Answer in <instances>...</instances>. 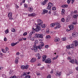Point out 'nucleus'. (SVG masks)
<instances>
[{"label":"nucleus","mask_w":78,"mask_h":78,"mask_svg":"<svg viewBox=\"0 0 78 78\" xmlns=\"http://www.w3.org/2000/svg\"><path fill=\"white\" fill-rule=\"evenodd\" d=\"M60 27H61V25L59 24L58 26L55 27L54 28V29L55 30H56V29H58V28H60Z\"/></svg>","instance_id":"obj_26"},{"label":"nucleus","mask_w":78,"mask_h":78,"mask_svg":"<svg viewBox=\"0 0 78 78\" xmlns=\"http://www.w3.org/2000/svg\"><path fill=\"white\" fill-rule=\"evenodd\" d=\"M48 48V45H46L45 46V48Z\"/></svg>","instance_id":"obj_63"},{"label":"nucleus","mask_w":78,"mask_h":78,"mask_svg":"<svg viewBox=\"0 0 78 78\" xmlns=\"http://www.w3.org/2000/svg\"><path fill=\"white\" fill-rule=\"evenodd\" d=\"M72 1V0H67V3L68 4H70V2Z\"/></svg>","instance_id":"obj_48"},{"label":"nucleus","mask_w":78,"mask_h":78,"mask_svg":"<svg viewBox=\"0 0 78 78\" xmlns=\"http://www.w3.org/2000/svg\"><path fill=\"white\" fill-rule=\"evenodd\" d=\"M8 17L10 20H13L14 18L12 17V13L11 12L9 13L8 15Z\"/></svg>","instance_id":"obj_6"},{"label":"nucleus","mask_w":78,"mask_h":78,"mask_svg":"<svg viewBox=\"0 0 78 78\" xmlns=\"http://www.w3.org/2000/svg\"><path fill=\"white\" fill-rule=\"evenodd\" d=\"M62 8H67V7H68V5H63L62 6Z\"/></svg>","instance_id":"obj_27"},{"label":"nucleus","mask_w":78,"mask_h":78,"mask_svg":"<svg viewBox=\"0 0 78 78\" xmlns=\"http://www.w3.org/2000/svg\"><path fill=\"white\" fill-rule=\"evenodd\" d=\"M28 37L29 39H30L31 41H34V37L31 36V35H30Z\"/></svg>","instance_id":"obj_15"},{"label":"nucleus","mask_w":78,"mask_h":78,"mask_svg":"<svg viewBox=\"0 0 78 78\" xmlns=\"http://www.w3.org/2000/svg\"><path fill=\"white\" fill-rule=\"evenodd\" d=\"M72 23L74 25H76V22H75V21H74L72 22Z\"/></svg>","instance_id":"obj_55"},{"label":"nucleus","mask_w":78,"mask_h":78,"mask_svg":"<svg viewBox=\"0 0 78 78\" xmlns=\"http://www.w3.org/2000/svg\"><path fill=\"white\" fill-rule=\"evenodd\" d=\"M36 37H37V38H39L40 37L39 34H36Z\"/></svg>","instance_id":"obj_44"},{"label":"nucleus","mask_w":78,"mask_h":78,"mask_svg":"<svg viewBox=\"0 0 78 78\" xmlns=\"http://www.w3.org/2000/svg\"><path fill=\"white\" fill-rule=\"evenodd\" d=\"M19 41H17L15 43H12L11 44V45L12 46V47H14V46H15L16 45H17V44H19Z\"/></svg>","instance_id":"obj_19"},{"label":"nucleus","mask_w":78,"mask_h":78,"mask_svg":"<svg viewBox=\"0 0 78 78\" xmlns=\"http://www.w3.org/2000/svg\"><path fill=\"white\" fill-rule=\"evenodd\" d=\"M61 75V72H60L58 73V76H60Z\"/></svg>","instance_id":"obj_59"},{"label":"nucleus","mask_w":78,"mask_h":78,"mask_svg":"<svg viewBox=\"0 0 78 78\" xmlns=\"http://www.w3.org/2000/svg\"><path fill=\"white\" fill-rule=\"evenodd\" d=\"M11 30L12 32H16V30L14 28H12Z\"/></svg>","instance_id":"obj_31"},{"label":"nucleus","mask_w":78,"mask_h":78,"mask_svg":"<svg viewBox=\"0 0 78 78\" xmlns=\"http://www.w3.org/2000/svg\"><path fill=\"white\" fill-rule=\"evenodd\" d=\"M48 12V10L45 9H44L43 10V14H45V13H47Z\"/></svg>","instance_id":"obj_28"},{"label":"nucleus","mask_w":78,"mask_h":78,"mask_svg":"<svg viewBox=\"0 0 78 78\" xmlns=\"http://www.w3.org/2000/svg\"><path fill=\"white\" fill-rule=\"evenodd\" d=\"M35 55L37 59H40L41 58V56L40 55L39 53L36 54Z\"/></svg>","instance_id":"obj_14"},{"label":"nucleus","mask_w":78,"mask_h":78,"mask_svg":"<svg viewBox=\"0 0 78 78\" xmlns=\"http://www.w3.org/2000/svg\"><path fill=\"white\" fill-rule=\"evenodd\" d=\"M44 45V43H42L40 44L39 46H37V48L39 49V50H41L42 48V47Z\"/></svg>","instance_id":"obj_9"},{"label":"nucleus","mask_w":78,"mask_h":78,"mask_svg":"<svg viewBox=\"0 0 78 78\" xmlns=\"http://www.w3.org/2000/svg\"><path fill=\"white\" fill-rule=\"evenodd\" d=\"M45 24H43L42 25V28H45Z\"/></svg>","instance_id":"obj_51"},{"label":"nucleus","mask_w":78,"mask_h":78,"mask_svg":"<svg viewBox=\"0 0 78 78\" xmlns=\"http://www.w3.org/2000/svg\"><path fill=\"white\" fill-rule=\"evenodd\" d=\"M52 10H53L54 11L56 10V7H52Z\"/></svg>","instance_id":"obj_52"},{"label":"nucleus","mask_w":78,"mask_h":78,"mask_svg":"<svg viewBox=\"0 0 78 78\" xmlns=\"http://www.w3.org/2000/svg\"><path fill=\"white\" fill-rule=\"evenodd\" d=\"M70 62L72 63V64H75V60L74 59H72L71 60L69 61Z\"/></svg>","instance_id":"obj_21"},{"label":"nucleus","mask_w":78,"mask_h":78,"mask_svg":"<svg viewBox=\"0 0 78 78\" xmlns=\"http://www.w3.org/2000/svg\"><path fill=\"white\" fill-rule=\"evenodd\" d=\"M29 67V66L28 65H26V66H24L23 65H22L21 66V68H22V69H27Z\"/></svg>","instance_id":"obj_7"},{"label":"nucleus","mask_w":78,"mask_h":78,"mask_svg":"<svg viewBox=\"0 0 78 78\" xmlns=\"http://www.w3.org/2000/svg\"><path fill=\"white\" fill-rule=\"evenodd\" d=\"M59 41V39L58 38H56L55 39V42H58Z\"/></svg>","instance_id":"obj_30"},{"label":"nucleus","mask_w":78,"mask_h":78,"mask_svg":"<svg viewBox=\"0 0 78 78\" xmlns=\"http://www.w3.org/2000/svg\"><path fill=\"white\" fill-rule=\"evenodd\" d=\"M70 47H71V48H74V44H70Z\"/></svg>","instance_id":"obj_33"},{"label":"nucleus","mask_w":78,"mask_h":78,"mask_svg":"<svg viewBox=\"0 0 78 78\" xmlns=\"http://www.w3.org/2000/svg\"><path fill=\"white\" fill-rule=\"evenodd\" d=\"M16 55H17L18 56H19V55H20V53L19 52H18L16 54Z\"/></svg>","instance_id":"obj_58"},{"label":"nucleus","mask_w":78,"mask_h":78,"mask_svg":"<svg viewBox=\"0 0 78 78\" xmlns=\"http://www.w3.org/2000/svg\"><path fill=\"white\" fill-rule=\"evenodd\" d=\"M66 48H67L68 49H70V48H71V46H70V44L69 45H68V46H66Z\"/></svg>","instance_id":"obj_29"},{"label":"nucleus","mask_w":78,"mask_h":78,"mask_svg":"<svg viewBox=\"0 0 78 78\" xmlns=\"http://www.w3.org/2000/svg\"><path fill=\"white\" fill-rule=\"evenodd\" d=\"M46 58H47V55H43L42 57V58H43V59L42 60L43 61H44L45 60V59H46Z\"/></svg>","instance_id":"obj_23"},{"label":"nucleus","mask_w":78,"mask_h":78,"mask_svg":"<svg viewBox=\"0 0 78 78\" xmlns=\"http://www.w3.org/2000/svg\"><path fill=\"white\" fill-rule=\"evenodd\" d=\"M77 17H78V15H75L73 16V18H74V19H76V18H77Z\"/></svg>","instance_id":"obj_41"},{"label":"nucleus","mask_w":78,"mask_h":78,"mask_svg":"<svg viewBox=\"0 0 78 78\" xmlns=\"http://www.w3.org/2000/svg\"><path fill=\"white\" fill-rule=\"evenodd\" d=\"M39 36L40 38H43V34H39Z\"/></svg>","instance_id":"obj_37"},{"label":"nucleus","mask_w":78,"mask_h":78,"mask_svg":"<svg viewBox=\"0 0 78 78\" xmlns=\"http://www.w3.org/2000/svg\"><path fill=\"white\" fill-rule=\"evenodd\" d=\"M28 11L30 12H33V8L32 7H28Z\"/></svg>","instance_id":"obj_13"},{"label":"nucleus","mask_w":78,"mask_h":78,"mask_svg":"<svg viewBox=\"0 0 78 78\" xmlns=\"http://www.w3.org/2000/svg\"><path fill=\"white\" fill-rule=\"evenodd\" d=\"M62 41H66L67 40V39H66V37H63L62 39Z\"/></svg>","instance_id":"obj_39"},{"label":"nucleus","mask_w":78,"mask_h":78,"mask_svg":"<svg viewBox=\"0 0 78 78\" xmlns=\"http://www.w3.org/2000/svg\"><path fill=\"white\" fill-rule=\"evenodd\" d=\"M77 11L76 10H75L74 12V13H75V14H76V13H77Z\"/></svg>","instance_id":"obj_64"},{"label":"nucleus","mask_w":78,"mask_h":78,"mask_svg":"<svg viewBox=\"0 0 78 78\" xmlns=\"http://www.w3.org/2000/svg\"><path fill=\"white\" fill-rule=\"evenodd\" d=\"M37 22L38 25L39 26H42V25L43 24V22L42 20L40 19H38L37 20Z\"/></svg>","instance_id":"obj_2"},{"label":"nucleus","mask_w":78,"mask_h":78,"mask_svg":"<svg viewBox=\"0 0 78 78\" xmlns=\"http://www.w3.org/2000/svg\"><path fill=\"white\" fill-rule=\"evenodd\" d=\"M5 33L6 34H7V33H9V30H8V29H7L5 31Z\"/></svg>","instance_id":"obj_40"},{"label":"nucleus","mask_w":78,"mask_h":78,"mask_svg":"<svg viewBox=\"0 0 78 78\" xmlns=\"http://www.w3.org/2000/svg\"><path fill=\"white\" fill-rule=\"evenodd\" d=\"M67 58L68 60H70V59H72V57H68Z\"/></svg>","instance_id":"obj_56"},{"label":"nucleus","mask_w":78,"mask_h":78,"mask_svg":"<svg viewBox=\"0 0 78 78\" xmlns=\"http://www.w3.org/2000/svg\"><path fill=\"white\" fill-rule=\"evenodd\" d=\"M27 75V73H24L22 75V76H26Z\"/></svg>","instance_id":"obj_50"},{"label":"nucleus","mask_w":78,"mask_h":78,"mask_svg":"<svg viewBox=\"0 0 78 78\" xmlns=\"http://www.w3.org/2000/svg\"><path fill=\"white\" fill-rule=\"evenodd\" d=\"M70 18L69 17H67V19L66 20V22H68L69 21H70Z\"/></svg>","instance_id":"obj_24"},{"label":"nucleus","mask_w":78,"mask_h":78,"mask_svg":"<svg viewBox=\"0 0 78 78\" xmlns=\"http://www.w3.org/2000/svg\"><path fill=\"white\" fill-rule=\"evenodd\" d=\"M46 39H50L51 38V37L50 35H47L46 37Z\"/></svg>","instance_id":"obj_38"},{"label":"nucleus","mask_w":78,"mask_h":78,"mask_svg":"<svg viewBox=\"0 0 78 78\" xmlns=\"http://www.w3.org/2000/svg\"><path fill=\"white\" fill-rule=\"evenodd\" d=\"M16 8L17 9V8H19V6H18L17 5H16Z\"/></svg>","instance_id":"obj_62"},{"label":"nucleus","mask_w":78,"mask_h":78,"mask_svg":"<svg viewBox=\"0 0 78 78\" xmlns=\"http://www.w3.org/2000/svg\"><path fill=\"white\" fill-rule=\"evenodd\" d=\"M53 6V4L52 3L49 2L48 3V6L47 7V9H50L51 7H52Z\"/></svg>","instance_id":"obj_3"},{"label":"nucleus","mask_w":78,"mask_h":78,"mask_svg":"<svg viewBox=\"0 0 78 78\" xmlns=\"http://www.w3.org/2000/svg\"><path fill=\"white\" fill-rule=\"evenodd\" d=\"M46 32L47 33H50V32L49 31V30H48V29H47L46 30Z\"/></svg>","instance_id":"obj_57"},{"label":"nucleus","mask_w":78,"mask_h":78,"mask_svg":"<svg viewBox=\"0 0 78 78\" xmlns=\"http://www.w3.org/2000/svg\"><path fill=\"white\" fill-rule=\"evenodd\" d=\"M47 78H51V76L50 75H49L47 76Z\"/></svg>","instance_id":"obj_46"},{"label":"nucleus","mask_w":78,"mask_h":78,"mask_svg":"<svg viewBox=\"0 0 78 78\" xmlns=\"http://www.w3.org/2000/svg\"><path fill=\"white\" fill-rule=\"evenodd\" d=\"M45 63H48V64H51V60L50 58H48L45 62Z\"/></svg>","instance_id":"obj_5"},{"label":"nucleus","mask_w":78,"mask_h":78,"mask_svg":"<svg viewBox=\"0 0 78 78\" xmlns=\"http://www.w3.org/2000/svg\"><path fill=\"white\" fill-rule=\"evenodd\" d=\"M2 52H3V53H6V51H5V49H2Z\"/></svg>","instance_id":"obj_43"},{"label":"nucleus","mask_w":78,"mask_h":78,"mask_svg":"<svg viewBox=\"0 0 78 78\" xmlns=\"http://www.w3.org/2000/svg\"><path fill=\"white\" fill-rule=\"evenodd\" d=\"M10 78H17V77L15 76H14L10 77Z\"/></svg>","instance_id":"obj_47"},{"label":"nucleus","mask_w":78,"mask_h":78,"mask_svg":"<svg viewBox=\"0 0 78 78\" xmlns=\"http://www.w3.org/2000/svg\"><path fill=\"white\" fill-rule=\"evenodd\" d=\"M61 21L62 22H65V19L64 18H62L61 19Z\"/></svg>","instance_id":"obj_42"},{"label":"nucleus","mask_w":78,"mask_h":78,"mask_svg":"<svg viewBox=\"0 0 78 78\" xmlns=\"http://www.w3.org/2000/svg\"><path fill=\"white\" fill-rule=\"evenodd\" d=\"M15 62L16 64H17L19 62V58H16Z\"/></svg>","instance_id":"obj_25"},{"label":"nucleus","mask_w":78,"mask_h":78,"mask_svg":"<svg viewBox=\"0 0 78 78\" xmlns=\"http://www.w3.org/2000/svg\"><path fill=\"white\" fill-rule=\"evenodd\" d=\"M74 44L75 47H77V46H78V42L77 41H74Z\"/></svg>","instance_id":"obj_20"},{"label":"nucleus","mask_w":78,"mask_h":78,"mask_svg":"<svg viewBox=\"0 0 78 78\" xmlns=\"http://www.w3.org/2000/svg\"><path fill=\"white\" fill-rule=\"evenodd\" d=\"M9 48H8L7 47H6L5 48V49H6V51H7L8 50H9Z\"/></svg>","instance_id":"obj_60"},{"label":"nucleus","mask_w":78,"mask_h":78,"mask_svg":"<svg viewBox=\"0 0 78 78\" xmlns=\"http://www.w3.org/2000/svg\"><path fill=\"white\" fill-rule=\"evenodd\" d=\"M36 16V14L35 13H33L28 14V16H31V17H34V16Z\"/></svg>","instance_id":"obj_18"},{"label":"nucleus","mask_w":78,"mask_h":78,"mask_svg":"<svg viewBox=\"0 0 78 78\" xmlns=\"http://www.w3.org/2000/svg\"><path fill=\"white\" fill-rule=\"evenodd\" d=\"M24 8H28V5L26 4H24Z\"/></svg>","instance_id":"obj_36"},{"label":"nucleus","mask_w":78,"mask_h":78,"mask_svg":"<svg viewBox=\"0 0 78 78\" xmlns=\"http://www.w3.org/2000/svg\"><path fill=\"white\" fill-rule=\"evenodd\" d=\"M25 78H31V76L30 75H26L25 76Z\"/></svg>","instance_id":"obj_32"},{"label":"nucleus","mask_w":78,"mask_h":78,"mask_svg":"<svg viewBox=\"0 0 78 78\" xmlns=\"http://www.w3.org/2000/svg\"><path fill=\"white\" fill-rule=\"evenodd\" d=\"M47 2H48V0H42L41 2V4L43 5H45Z\"/></svg>","instance_id":"obj_8"},{"label":"nucleus","mask_w":78,"mask_h":78,"mask_svg":"<svg viewBox=\"0 0 78 78\" xmlns=\"http://www.w3.org/2000/svg\"><path fill=\"white\" fill-rule=\"evenodd\" d=\"M27 32H25L23 34V36H27Z\"/></svg>","instance_id":"obj_53"},{"label":"nucleus","mask_w":78,"mask_h":78,"mask_svg":"<svg viewBox=\"0 0 78 78\" xmlns=\"http://www.w3.org/2000/svg\"><path fill=\"white\" fill-rule=\"evenodd\" d=\"M58 55H57L55 57H54L52 59L53 60H55V59H56L58 58Z\"/></svg>","instance_id":"obj_35"},{"label":"nucleus","mask_w":78,"mask_h":78,"mask_svg":"<svg viewBox=\"0 0 78 78\" xmlns=\"http://www.w3.org/2000/svg\"><path fill=\"white\" fill-rule=\"evenodd\" d=\"M75 62L76 65H78V61H77V60L76 59H75Z\"/></svg>","instance_id":"obj_34"},{"label":"nucleus","mask_w":78,"mask_h":78,"mask_svg":"<svg viewBox=\"0 0 78 78\" xmlns=\"http://www.w3.org/2000/svg\"><path fill=\"white\" fill-rule=\"evenodd\" d=\"M36 61V58H32L30 60L31 62H34Z\"/></svg>","instance_id":"obj_17"},{"label":"nucleus","mask_w":78,"mask_h":78,"mask_svg":"<svg viewBox=\"0 0 78 78\" xmlns=\"http://www.w3.org/2000/svg\"><path fill=\"white\" fill-rule=\"evenodd\" d=\"M31 50H33L35 52H37L38 50L36 44H34V45L33 47L31 48Z\"/></svg>","instance_id":"obj_1"},{"label":"nucleus","mask_w":78,"mask_h":78,"mask_svg":"<svg viewBox=\"0 0 78 78\" xmlns=\"http://www.w3.org/2000/svg\"><path fill=\"white\" fill-rule=\"evenodd\" d=\"M72 1V0H67V3L68 4H70V2Z\"/></svg>","instance_id":"obj_49"},{"label":"nucleus","mask_w":78,"mask_h":78,"mask_svg":"<svg viewBox=\"0 0 78 78\" xmlns=\"http://www.w3.org/2000/svg\"><path fill=\"white\" fill-rule=\"evenodd\" d=\"M69 28L70 29V30H72L74 29V26L73 24H71L69 26Z\"/></svg>","instance_id":"obj_10"},{"label":"nucleus","mask_w":78,"mask_h":78,"mask_svg":"<svg viewBox=\"0 0 78 78\" xmlns=\"http://www.w3.org/2000/svg\"><path fill=\"white\" fill-rule=\"evenodd\" d=\"M38 42H39V41H38V40H36L35 41V44H38Z\"/></svg>","instance_id":"obj_45"},{"label":"nucleus","mask_w":78,"mask_h":78,"mask_svg":"<svg viewBox=\"0 0 78 78\" xmlns=\"http://www.w3.org/2000/svg\"><path fill=\"white\" fill-rule=\"evenodd\" d=\"M40 29H41L40 27L37 26V27L35 29V31H36V32H38V31H39Z\"/></svg>","instance_id":"obj_12"},{"label":"nucleus","mask_w":78,"mask_h":78,"mask_svg":"<svg viewBox=\"0 0 78 78\" xmlns=\"http://www.w3.org/2000/svg\"><path fill=\"white\" fill-rule=\"evenodd\" d=\"M58 24L59 23H58V22L51 23L50 25V27H55V25H58Z\"/></svg>","instance_id":"obj_4"},{"label":"nucleus","mask_w":78,"mask_h":78,"mask_svg":"<svg viewBox=\"0 0 78 78\" xmlns=\"http://www.w3.org/2000/svg\"><path fill=\"white\" fill-rule=\"evenodd\" d=\"M65 10L64 9H62V16H64V14H65Z\"/></svg>","instance_id":"obj_22"},{"label":"nucleus","mask_w":78,"mask_h":78,"mask_svg":"<svg viewBox=\"0 0 78 78\" xmlns=\"http://www.w3.org/2000/svg\"><path fill=\"white\" fill-rule=\"evenodd\" d=\"M7 41V39H6V37H4V41Z\"/></svg>","instance_id":"obj_61"},{"label":"nucleus","mask_w":78,"mask_h":78,"mask_svg":"<svg viewBox=\"0 0 78 78\" xmlns=\"http://www.w3.org/2000/svg\"><path fill=\"white\" fill-rule=\"evenodd\" d=\"M19 41L20 42H21V41H23V38H20L19 39Z\"/></svg>","instance_id":"obj_54"},{"label":"nucleus","mask_w":78,"mask_h":78,"mask_svg":"<svg viewBox=\"0 0 78 78\" xmlns=\"http://www.w3.org/2000/svg\"><path fill=\"white\" fill-rule=\"evenodd\" d=\"M35 31H36V30H35V29H34V28H33L32 29V31L30 33V35H31V34H34V33H35Z\"/></svg>","instance_id":"obj_16"},{"label":"nucleus","mask_w":78,"mask_h":78,"mask_svg":"<svg viewBox=\"0 0 78 78\" xmlns=\"http://www.w3.org/2000/svg\"><path fill=\"white\" fill-rule=\"evenodd\" d=\"M78 36V33L77 32H73L72 33V36L74 37H76Z\"/></svg>","instance_id":"obj_11"}]
</instances>
